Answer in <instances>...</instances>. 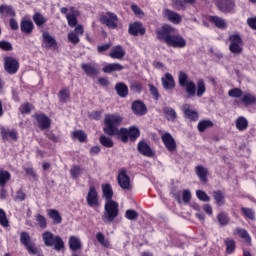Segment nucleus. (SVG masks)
Here are the masks:
<instances>
[{
	"label": "nucleus",
	"mask_w": 256,
	"mask_h": 256,
	"mask_svg": "<svg viewBox=\"0 0 256 256\" xmlns=\"http://www.w3.org/2000/svg\"><path fill=\"white\" fill-rule=\"evenodd\" d=\"M121 123H123V117H121L120 115H106L104 120V133L110 136L119 135L123 143H127L129 139L131 141H136L138 137L141 135V131H139V128L132 126L129 129L121 128L119 130V125H121Z\"/></svg>",
	"instance_id": "obj_1"
},
{
	"label": "nucleus",
	"mask_w": 256,
	"mask_h": 256,
	"mask_svg": "<svg viewBox=\"0 0 256 256\" xmlns=\"http://www.w3.org/2000/svg\"><path fill=\"white\" fill-rule=\"evenodd\" d=\"M157 39L163 41L168 47L174 49H183L187 46V41L183 36L175 34V28L164 25L160 30H157Z\"/></svg>",
	"instance_id": "obj_2"
},
{
	"label": "nucleus",
	"mask_w": 256,
	"mask_h": 256,
	"mask_svg": "<svg viewBox=\"0 0 256 256\" xmlns=\"http://www.w3.org/2000/svg\"><path fill=\"white\" fill-rule=\"evenodd\" d=\"M229 97H234L235 105H245L249 107V105H255L256 103V96L251 92H243L240 88H233L228 92Z\"/></svg>",
	"instance_id": "obj_3"
},
{
	"label": "nucleus",
	"mask_w": 256,
	"mask_h": 256,
	"mask_svg": "<svg viewBox=\"0 0 256 256\" xmlns=\"http://www.w3.org/2000/svg\"><path fill=\"white\" fill-rule=\"evenodd\" d=\"M119 216V204L114 201L105 202L104 215L102 217L103 221L106 223H113L115 219Z\"/></svg>",
	"instance_id": "obj_4"
},
{
	"label": "nucleus",
	"mask_w": 256,
	"mask_h": 256,
	"mask_svg": "<svg viewBox=\"0 0 256 256\" xmlns=\"http://www.w3.org/2000/svg\"><path fill=\"white\" fill-rule=\"evenodd\" d=\"M42 239L44 241V244L46 247H53L56 249V251H61L65 247V244L63 243V239H61L60 236H55L53 233L49 231H45L42 234Z\"/></svg>",
	"instance_id": "obj_5"
},
{
	"label": "nucleus",
	"mask_w": 256,
	"mask_h": 256,
	"mask_svg": "<svg viewBox=\"0 0 256 256\" xmlns=\"http://www.w3.org/2000/svg\"><path fill=\"white\" fill-rule=\"evenodd\" d=\"M178 79L179 85L186 89L187 95H189V97H195L197 91L195 82L189 80V76L185 72H180Z\"/></svg>",
	"instance_id": "obj_6"
},
{
	"label": "nucleus",
	"mask_w": 256,
	"mask_h": 256,
	"mask_svg": "<svg viewBox=\"0 0 256 256\" xmlns=\"http://www.w3.org/2000/svg\"><path fill=\"white\" fill-rule=\"evenodd\" d=\"M229 49L234 55H241L243 53V40L239 34H232L229 36Z\"/></svg>",
	"instance_id": "obj_7"
},
{
	"label": "nucleus",
	"mask_w": 256,
	"mask_h": 256,
	"mask_svg": "<svg viewBox=\"0 0 256 256\" xmlns=\"http://www.w3.org/2000/svg\"><path fill=\"white\" fill-rule=\"evenodd\" d=\"M100 23L106 25L109 29H117L119 17L115 13L106 12L100 16Z\"/></svg>",
	"instance_id": "obj_8"
},
{
	"label": "nucleus",
	"mask_w": 256,
	"mask_h": 256,
	"mask_svg": "<svg viewBox=\"0 0 256 256\" xmlns=\"http://www.w3.org/2000/svg\"><path fill=\"white\" fill-rule=\"evenodd\" d=\"M4 69L6 73L10 75H15L19 71V62L13 57L4 58Z\"/></svg>",
	"instance_id": "obj_9"
},
{
	"label": "nucleus",
	"mask_w": 256,
	"mask_h": 256,
	"mask_svg": "<svg viewBox=\"0 0 256 256\" xmlns=\"http://www.w3.org/2000/svg\"><path fill=\"white\" fill-rule=\"evenodd\" d=\"M42 47L45 49H57V40L49 32L42 33Z\"/></svg>",
	"instance_id": "obj_10"
},
{
	"label": "nucleus",
	"mask_w": 256,
	"mask_h": 256,
	"mask_svg": "<svg viewBox=\"0 0 256 256\" xmlns=\"http://www.w3.org/2000/svg\"><path fill=\"white\" fill-rule=\"evenodd\" d=\"M162 143H164L166 149L170 151V153H173L175 149H177V143L175 142V139L171 135V133L166 132L161 137Z\"/></svg>",
	"instance_id": "obj_11"
},
{
	"label": "nucleus",
	"mask_w": 256,
	"mask_h": 256,
	"mask_svg": "<svg viewBox=\"0 0 256 256\" xmlns=\"http://www.w3.org/2000/svg\"><path fill=\"white\" fill-rule=\"evenodd\" d=\"M86 201L89 207H97L99 205V195L95 187L92 186L89 188Z\"/></svg>",
	"instance_id": "obj_12"
},
{
	"label": "nucleus",
	"mask_w": 256,
	"mask_h": 256,
	"mask_svg": "<svg viewBox=\"0 0 256 256\" xmlns=\"http://www.w3.org/2000/svg\"><path fill=\"white\" fill-rule=\"evenodd\" d=\"M118 184L121 189H131V179L127 176V171L121 170L118 174Z\"/></svg>",
	"instance_id": "obj_13"
},
{
	"label": "nucleus",
	"mask_w": 256,
	"mask_h": 256,
	"mask_svg": "<svg viewBox=\"0 0 256 256\" xmlns=\"http://www.w3.org/2000/svg\"><path fill=\"white\" fill-rule=\"evenodd\" d=\"M216 5L222 13H231V11H233V7H235L233 0L216 1Z\"/></svg>",
	"instance_id": "obj_14"
},
{
	"label": "nucleus",
	"mask_w": 256,
	"mask_h": 256,
	"mask_svg": "<svg viewBox=\"0 0 256 256\" xmlns=\"http://www.w3.org/2000/svg\"><path fill=\"white\" fill-rule=\"evenodd\" d=\"M161 81L163 88L166 89V91H171L172 89H175V79L170 73H166L165 76L161 78Z\"/></svg>",
	"instance_id": "obj_15"
},
{
	"label": "nucleus",
	"mask_w": 256,
	"mask_h": 256,
	"mask_svg": "<svg viewBox=\"0 0 256 256\" xmlns=\"http://www.w3.org/2000/svg\"><path fill=\"white\" fill-rule=\"evenodd\" d=\"M36 119L40 129L45 130L51 127V119L45 114H36Z\"/></svg>",
	"instance_id": "obj_16"
},
{
	"label": "nucleus",
	"mask_w": 256,
	"mask_h": 256,
	"mask_svg": "<svg viewBox=\"0 0 256 256\" xmlns=\"http://www.w3.org/2000/svg\"><path fill=\"white\" fill-rule=\"evenodd\" d=\"M129 33L130 35H134V37H137V35H143L145 33V27H143V23L135 22L130 24Z\"/></svg>",
	"instance_id": "obj_17"
},
{
	"label": "nucleus",
	"mask_w": 256,
	"mask_h": 256,
	"mask_svg": "<svg viewBox=\"0 0 256 256\" xmlns=\"http://www.w3.org/2000/svg\"><path fill=\"white\" fill-rule=\"evenodd\" d=\"M138 151L141 153V155H144V157H154L155 152L153 149H151V146L145 142L138 143Z\"/></svg>",
	"instance_id": "obj_18"
},
{
	"label": "nucleus",
	"mask_w": 256,
	"mask_h": 256,
	"mask_svg": "<svg viewBox=\"0 0 256 256\" xmlns=\"http://www.w3.org/2000/svg\"><path fill=\"white\" fill-rule=\"evenodd\" d=\"M164 16L167 17L171 23H174V25H179V23L183 21V18L181 15H179V13L173 12L169 9L164 10Z\"/></svg>",
	"instance_id": "obj_19"
},
{
	"label": "nucleus",
	"mask_w": 256,
	"mask_h": 256,
	"mask_svg": "<svg viewBox=\"0 0 256 256\" xmlns=\"http://www.w3.org/2000/svg\"><path fill=\"white\" fill-rule=\"evenodd\" d=\"M132 110L135 115H145L147 113V107L142 101H135L132 103Z\"/></svg>",
	"instance_id": "obj_20"
},
{
	"label": "nucleus",
	"mask_w": 256,
	"mask_h": 256,
	"mask_svg": "<svg viewBox=\"0 0 256 256\" xmlns=\"http://www.w3.org/2000/svg\"><path fill=\"white\" fill-rule=\"evenodd\" d=\"M182 111L188 119H191V121H197V119H199V114L195 110H192L191 105L189 104H184L182 106Z\"/></svg>",
	"instance_id": "obj_21"
},
{
	"label": "nucleus",
	"mask_w": 256,
	"mask_h": 256,
	"mask_svg": "<svg viewBox=\"0 0 256 256\" xmlns=\"http://www.w3.org/2000/svg\"><path fill=\"white\" fill-rule=\"evenodd\" d=\"M20 29L22 33H26V35H31V33H33V29H35V25H33V21L24 19L20 23Z\"/></svg>",
	"instance_id": "obj_22"
},
{
	"label": "nucleus",
	"mask_w": 256,
	"mask_h": 256,
	"mask_svg": "<svg viewBox=\"0 0 256 256\" xmlns=\"http://www.w3.org/2000/svg\"><path fill=\"white\" fill-rule=\"evenodd\" d=\"M81 68L88 75V77H95L99 73L97 64H82Z\"/></svg>",
	"instance_id": "obj_23"
},
{
	"label": "nucleus",
	"mask_w": 256,
	"mask_h": 256,
	"mask_svg": "<svg viewBox=\"0 0 256 256\" xmlns=\"http://www.w3.org/2000/svg\"><path fill=\"white\" fill-rule=\"evenodd\" d=\"M102 193L105 199V203L113 201V187H111V184H102Z\"/></svg>",
	"instance_id": "obj_24"
},
{
	"label": "nucleus",
	"mask_w": 256,
	"mask_h": 256,
	"mask_svg": "<svg viewBox=\"0 0 256 256\" xmlns=\"http://www.w3.org/2000/svg\"><path fill=\"white\" fill-rule=\"evenodd\" d=\"M111 59H123L125 57V50L121 45L114 46L109 54Z\"/></svg>",
	"instance_id": "obj_25"
},
{
	"label": "nucleus",
	"mask_w": 256,
	"mask_h": 256,
	"mask_svg": "<svg viewBox=\"0 0 256 256\" xmlns=\"http://www.w3.org/2000/svg\"><path fill=\"white\" fill-rule=\"evenodd\" d=\"M163 111L167 121H171L172 123H175V121H177V112L175 111V109L171 107H165Z\"/></svg>",
	"instance_id": "obj_26"
},
{
	"label": "nucleus",
	"mask_w": 256,
	"mask_h": 256,
	"mask_svg": "<svg viewBox=\"0 0 256 256\" xmlns=\"http://www.w3.org/2000/svg\"><path fill=\"white\" fill-rule=\"evenodd\" d=\"M47 215L54 221L56 225H59L61 221H63V218L61 217V213H59L55 209H48L47 210Z\"/></svg>",
	"instance_id": "obj_27"
},
{
	"label": "nucleus",
	"mask_w": 256,
	"mask_h": 256,
	"mask_svg": "<svg viewBox=\"0 0 256 256\" xmlns=\"http://www.w3.org/2000/svg\"><path fill=\"white\" fill-rule=\"evenodd\" d=\"M116 93H118L119 97H127L129 95V88L125 83L119 82L115 86Z\"/></svg>",
	"instance_id": "obj_28"
},
{
	"label": "nucleus",
	"mask_w": 256,
	"mask_h": 256,
	"mask_svg": "<svg viewBox=\"0 0 256 256\" xmlns=\"http://www.w3.org/2000/svg\"><path fill=\"white\" fill-rule=\"evenodd\" d=\"M115 71H123V65L119 63H110L103 67L104 73H113Z\"/></svg>",
	"instance_id": "obj_29"
},
{
	"label": "nucleus",
	"mask_w": 256,
	"mask_h": 256,
	"mask_svg": "<svg viewBox=\"0 0 256 256\" xmlns=\"http://www.w3.org/2000/svg\"><path fill=\"white\" fill-rule=\"evenodd\" d=\"M207 91V86L205 85V80L199 79L196 84V95L197 97H203Z\"/></svg>",
	"instance_id": "obj_30"
},
{
	"label": "nucleus",
	"mask_w": 256,
	"mask_h": 256,
	"mask_svg": "<svg viewBox=\"0 0 256 256\" xmlns=\"http://www.w3.org/2000/svg\"><path fill=\"white\" fill-rule=\"evenodd\" d=\"M11 179V173L9 171L0 168V187H5L7 182Z\"/></svg>",
	"instance_id": "obj_31"
},
{
	"label": "nucleus",
	"mask_w": 256,
	"mask_h": 256,
	"mask_svg": "<svg viewBox=\"0 0 256 256\" xmlns=\"http://www.w3.org/2000/svg\"><path fill=\"white\" fill-rule=\"evenodd\" d=\"M69 247L72 251H79L81 249V239L76 236H70Z\"/></svg>",
	"instance_id": "obj_32"
},
{
	"label": "nucleus",
	"mask_w": 256,
	"mask_h": 256,
	"mask_svg": "<svg viewBox=\"0 0 256 256\" xmlns=\"http://www.w3.org/2000/svg\"><path fill=\"white\" fill-rule=\"evenodd\" d=\"M96 239L98 243L102 245V247H105L106 249H109V247H111V242L109 241V239L105 238V235L103 233L98 232L96 234Z\"/></svg>",
	"instance_id": "obj_33"
},
{
	"label": "nucleus",
	"mask_w": 256,
	"mask_h": 256,
	"mask_svg": "<svg viewBox=\"0 0 256 256\" xmlns=\"http://www.w3.org/2000/svg\"><path fill=\"white\" fill-rule=\"evenodd\" d=\"M234 235H239L241 239H244L246 243H251V236H249V233L245 229L236 228L234 230Z\"/></svg>",
	"instance_id": "obj_34"
},
{
	"label": "nucleus",
	"mask_w": 256,
	"mask_h": 256,
	"mask_svg": "<svg viewBox=\"0 0 256 256\" xmlns=\"http://www.w3.org/2000/svg\"><path fill=\"white\" fill-rule=\"evenodd\" d=\"M210 21L211 23H214L218 29H225V27H227V23L223 20V18H220L219 16H211Z\"/></svg>",
	"instance_id": "obj_35"
},
{
	"label": "nucleus",
	"mask_w": 256,
	"mask_h": 256,
	"mask_svg": "<svg viewBox=\"0 0 256 256\" xmlns=\"http://www.w3.org/2000/svg\"><path fill=\"white\" fill-rule=\"evenodd\" d=\"M207 173H208L207 168L203 166L196 167V174L199 177V179L203 181V183L207 182Z\"/></svg>",
	"instance_id": "obj_36"
},
{
	"label": "nucleus",
	"mask_w": 256,
	"mask_h": 256,
	"mask_svg": "<svg viewBox=\"0 0 256 256\" xmlns=\"http://www.w3.org/2000/svg\"><path fill=\"white\" fill-rule=\"evenodd\" d=\"M247 127H249V122L245 117H239L236 120V128L238 129V131H245Z\"/></svg>",
	"instance_id": "obj_37"
},
{
	"label": "nucleus",
	"mask_w": 256,
	"mask_h": 256,
	"mask_svg": "<svg viewBox=\"0 0 256 256\" xmlns=\"http://www.w3.org/2000/svg\"><path fill=\"white\" fill-rule=\"evenodd\" d=\"M213 127V122L211 120H201L198 123L197 129L200 133H203L206 129Z\"/></svg>",
	"instance_id": "obj_38"
},
{
	"label": "nucleus",
	"mask_w": 256,
	"mask_h": 256,
	"mask_svg": "<svg viewBox=\"0 0 256 256\" xmlns=\"http://www.w3.org/2000/svg\"><path fill=\"white\" fill-rule=\"evenodd\" d=\"M217 220L219 225H221V227H226V225H229V215H227V213L225 212H221L217 215Z\"/></svg>",
	"instance_id": "obj_39"
},
{
	"label": "nucleus",
	"mask_w": 256,
	"mask_h": 256,
	"mask_svg": "<svg viewBox=\"0 0 256 256\" xmlns=\"http://www.w3.org/2000/svg\"><path fill=\"white\" fill-rule=\"evenodd\" d=\"M1 135L3 137V139H17V132H15L14 130H7L6 128H1Z\"/></svg>",
	"instance_id": "obj_40"
},
{
	"label": "nucleus",
	"mask_w": 256,
	"mask_h": 256,
	"mask_svg": "<svg viewBox=\"0 0 256 256\" xmlns=\"http://www.w3.org/2000/svg\"><path fill=\"white\" fill-rule=\"evenodd\" d=\"M33 21L37 27H41L47 23V18H45L41 13H35L33 16Z\"/></svg>",
	"instance_id": "obj_41"
},
{
	"label": "nucleus",
	"mask_w": 256,
	"mask_h": 256,
	"mask_svg": "<svg viewBox=\"0 0 256 256\" xmlns=\"http://www.w3.org/2000/svg\"><path fill=\"white\" fill-rule=\"evenodd\" d=\"M214 199H215L216 205H218V207H222V205H225V194H223V192L215 191Z\"/></svg>",
	"instance_id": "obj_42"
},
{
	"label": "nucleus",
	"mask_w": 256,
	"mask_h": 256,
	"mask_svg": "<svg viewBox=\"0 0 256 256\" xmlns=\"http://www.w3.org/2000/svg\"><path fill=\"white\" fill-rule=\"evenodd\" d=\"M35 220L40 229H47V218L45 216L37 214Z\"/></svg>",
	"instance_id": "obj_43"
},
{
	"label": "nucleus",
	"mask_w": 256,
	"mask_h": 256,
	"mask_svg": "<svg viewBox=\"0 0 256 256\" xmlns=\"http://www.w3.org/2000/svg\"><path fill=\"white\" fill-rule=\"evenodd\" d=\"M0 13L1 15H8L9 17H15V11L11 6L1 5Z\"/></svg>",
	"instance_id": "obj_44"
},
{
	"label": "nucleus",
	"mask_w": 256,
	"mask_h": 256,
	"mask_svg": "<svg viewBox=\"0 0 256 256\" xmlns=\"http://www.w3.org/2000/svg\"><path fill=\"white\" fill-rule=\"evenodd\" d=\"M69 27H75L77 25V12L72 11L70 14H66Z\"/></svg>",
	"instance_id": "obj_45"
},
{
	"label": "nucleus",
	"mask_w": 256,
	"mask_h": 256,
	"mask_svg": "<svg viewBox=\"0 0 256 256\" xmlns=\"http://www.w3.org/2000/svg\"><path fill=\"white\" fill-rule=\"evenodd\" d=\"M225 245H226V253L228 255H231V253H233L235 251V240L233 239H229L227 238L225 241H224Z\"/></svg>",
	"instance_id": "obj_46"
},
{
	"label": "nucleus",
	"mask_w": 256,
	"mask_h": 256,
	"mask_svg": "<svg viewBox=\"0 0 256 256\" xmlns=\"http://www.w3.org/2000/svg\"><path fill=\"white\" fill-rule=\"evenodd\" d=\"M0 225L4 228L9 227V219L7 218V213L2 208H0Z\"/></svg>",
	"instance_id": "obj_47"
},
{
	"label": "nucleus",
	"mask_w": 256,
	"mask_h": 256,
	"mask_svg": "<svg viewBox=\"0 0 256 256\" xmlns=\"http://www.w3.org/2000/svg\"><path fill=\"white\" fill-rule=\"evenodd\" d=\"M72 137L74 139H78V141H80V143L85 142V139H87V134H85V132L81 131V130H76L72 133Z\"/></svg>",
	"instance_id": "obj_48"
},
{
	"label": "nucleus",
	"mask_w": 256,
	"mask_h": 256,
	"mask_svg": "<svg viewBox=\"0 0 256 256\" xmlns=\"http://www.w3.org/2000/svg\"><path fill=\"white\" fill-rule=\"evenodd\" d=\"M70 95H71V93L69 92V89L63 88L62 90H60L58 97L62 103H65V101H67V99H69Z\"/></svg>",
	"instance_id": "obj_49"
},
{
	"label": "nucleus",
	"mask_w": 256,
	"mask_h": 256,
	"mask_svg": "<svg viewBox=\"0 0 256 256\" xmlns=\"http://www.w3.org/2000/svg\"><path fill=\"white\" fill-rule=\"evenodd\" d=\"M241 211H242L244 217H247V219H251V221H253V219H255V211H253V209L242 207Z\"/></svg>",
	"instance_id": "obj_50"
},
{
	"label": "nucleus",
	"mask_w": 256,
	"mask_h": 256,
	"mask_svg": "<svg viewBox=\"0 0 256 256\" xmlns=\"http://www.w3.org/2000/svg\"><path fill=\"white\" fill-rule=\"evenodd\" d=\"M100 143L103 145V147H113V140L107 136H100Z\"/></svg>",
	"instance_id": "obj_51"
},
{
	"label": "nucleus",
	"mask_w": 256,
	"mask_h": 256,
	"mask_svg": "<svg viewBox=\"0 0 256 256\" xmlns=\"http://www.w3.org/2000/svg\"><path fill=\"white\" fill-rule=\"evenodd\" d=\"M20 242L22 243V245H25V247L31 244V236H29V233L22 232L20 235Z\"/></svg>",
	"instance_id": "obj_52"
},
{
	"label": "nucleus",
	"mask_w": 256,
	"mask_h": 256,
	"mask_svg": "<svg viewBox=\"0 0 256 256\" xmlns=\"http://www.w3.org/2000/svg\"><path fill=\"white\" fill-rule=\"evenodd\" d=\"M196 197L200 200V201H210L209 195H207V193L205 191L202 190H197L196 191Z\"/></svg>",
	"instance_id": "obj_53"
},
{
	"label": "nucleus",
	"mask_w": 256,
	"mask_h": 256,
	"mask_svg": "<svg viewBox=\"0 0 256 256\" xmlns=\"http://www.w3.org/2000/svg\"><path fill=\"white\" fill-rule=\"evenodd\" d=\"M172 5L178 11L185 9V0H172Z\"/></svg>",
	"instance_id": "obj_54"
},
{
	"label": "nucleus",
	"mask_w": 256,
	"mask_h": 256,
	"mask_svg": "<svg viewBox=\"0 0 256 256\" xmlns=\"http://www.w3.org/2000/svg\"><path fill=\"white\" fill-rule=\"evenodd\" d=\"M68 41L72 43V45H77L79 43V36L75 34V32H69L68 33Z\"/></svg>",
	"instance_id": "obj_55"
},
{
	"label": "nucleus",
	"mask_w": 256,
	"mask_h": 256,
	"mask_svg": "<svg viewBox=\"0 0 256 256\" xmlns=\"http://www.w3.org/2000/svg\"><path fill=\"white\" fill-rule=\"evenodd\" d=\"M125 217L130 221H134V219H137V217H139V214L135 210H127L125 213Z\"/></svg>",
	"instance_id": "obj_56"
},
{
	"label": "nucleus",
	"mask_w": 256,
	"mask_h": 256,
	"mask_svg": "<svg viewBox=\"0 0 256 256\" xmlns=\"http://www.w3.org/2000/svg\"><path fill=\"white\" fill-rule=\"evenodd\" d=\"M0 49H2V51H12L13 50V45H11V43L2 40L0 41Z\"/></svg>",
	"instance_id": "obj_57"
},
{
	"label": "nucleus",
	"mask_w": 256,
	"mask_h": 256,
	"mask_svg": "<svg viewBox=\"0 0 256 256\" xmlns=\"http://www.w3.org/2000/svg\"><path fill=\"white\" fill-rule=\"evenodd\" d=\"M70 174L72 175L73 179H77L81 175V167L74 166L70 170Z\"/></svg>",
	"instance_id": "obj_58"
},
{
	"label": "nucleus",
	"mask_w": 256,
	"mask_h": 256,
	"mask_svg": "<svg viewBox=\"0 0 256 256\" xmlns=\"http://www.w3.org/2000/svg\"><path fill=\"white\" fill-rule=\"evenodd\" d=\"M26 249L28 253H30V255H37V253H39V250L37 249V247H35V244L32 243L27 244Z\"/></svg>",
	"instance_id": "obj_59"
},
{
	"label": "nucleus",
	"mask_w": 256,
	"mask_h": 256,
	"mask_svg": "<svg viewBox=\"0 0 256 256\" xmlns=\"http://www.w3.org/2000/svg\"><path fill=\"white\" fill-rule=\"evenodd\" d=\"M182 201L183 203H189V201H191V191L184 190L182 192Z\"/></svg>",
	"instance_id": "obj_60"
},
{
	"label": "nucleus",
	"mask_w": 256,
	"mask_h": 256,
	"mask_svg": "<svg viewBox=\"0 0 256 256\" xmlns=\"http://www.w3.org/2000/svg\"><path fill=\"white\" fill-rule=\"evenodd\" d=\"M131 9H132L133 13L138 15V17H145V13H143V10H141V8H139V6L133 4L131 6Z\"/></svg>",
	"instance_id": "obj_61"
},
{
	"label": "nucleus",
	"mask_w": 256,
	"mask_h": 256,
	"mask_svg": "<svg viewBox=\"0 0 256 256\" xmlns=\"http://www.w3.org/2000/svg\"><path fill=\"white\" fill-rule=\"evenodd\" d=\"M27 195L24 193L23 190H18L16 192L15 201H25Z\"/></svg>",
	"instance_id": "obj_62"
},
{
	"label": "nucleus",
	"mask_w": 256,
	"mask_h": 256,
	"mask_svg": "<svg viewBox=\"0 0 256 256\" xmlns=\"http://www.w3.org/2000/svg\"><path fill=\"white\" fill-rule=\"evenodd\" d=\"M150 93L153 95L154 99H159V90L153 85H149Z\"/></svg>",
	"instance_id": "obj_63"
},
{
	"label": "nucleus",
	"mask_w": 256,
	"mask_h": 256,
	"mask_svg": "<svg viewBox=\"0 0 256 256\" xmlns=\"http://www.w3.org/2000/svg\"><path fill=\"white\" fill-rule=\"evenodd\" d=\"M20 111H21V113H23V114H25V113H31V104H29V103L23 104V105L20 107Z\"/></svg>",
	"instance_id": "obj_64"
}]
</instances>
